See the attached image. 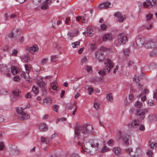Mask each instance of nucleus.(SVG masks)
Returning a JSON list of instances; mask_svg holds the SVG:
<instances>
[{
    "label": "nucleus",
    "instance_id": "f257e3e1",
    "mask_svg": "<svg viewBox=\"0 0 157 157\" xmlns=\"http://www.w3.org/2000/svg\"><path fill=\"white\" fill-rule=\"evenodd\" d=\"M93 127L91 125L84 124L82 126H77L75 128V136L78 138L81 134H88L92 133Z\"/></svg>",
    "mask_w": 157,
    "mask_h": 157
},
{
    "label": "nucleus",
    "instance_id": "f03ea898",
    "mask_svg": "<svg viewBox=\"0 0 157 157\" xmlns=\"http://www.w3.org/2000/svg\"><path fill=\"white\" fill-rule=\"evenodd\" d=\"M29 105H27L25 108H16V111L17 113V118L20 120H23L27 119L30 118L29 115L23 111V110L27 108H29Z\"/></svg>",
    "mask_w": 157,
    "mask_h": 157
},
{
    "label": "nucleus",
    "instance_id": "7ed1b4c3",
    "mask_svg": "<svg viewBox=\"0 0 157 157\" xmlns=\"http://www.w3.org/2000/svg\"><path fill=\"white\" fill-rule=\"evenodd\" d=\"M104 68L102 70H100L98 72L101 75H104L109 72L110 69L113 67V64L112 61L109 59H107L106 62L104 63Z\"/></svg>",
    "mask_w": 157,
    "mask_h": 157
},
{
    "label": "nucleus",
    "instance_id": "20e7f679",
    "mask_svg": "<svg viewBox=\"0 0 157 157\" xmlns=\"http://www.w3.org/2000/svg\"><path fill=\"white\" fill-rule=\"evenodd\" d=\"M99 144L98 140L97 139H94L90 140L88 142H87L84 144V147L87 151H90L91 147L95 148L96 150L99 148Z\"/></svg>",
    "mask_w": 157,
    "mask_h": 157
},
{
    "label": "nucleus",
    "instance_id": "39448f33",
    "mask_svg": "<svg viewBox=\"0 0 157 157\" xmlns=\"http://www.w3.org/2000/svg\"><path fill=\"white\" fill-rule=\"evenodd\" d=\"M26 72L24 71L22 72L21 73V76L22 77H24L26 81L28 83L30 82V79L29 75V67L28 65L27 64H25V65Z\"/></svg>",
    "mask_w": 157,
    "mask_h": 157
},
{
    "label": "nucleus",
    "instance_id": "423d86ee",
    "mask_svg": "<svg viewBox=\"0 0 157 157\" xmlns=\"http://www.w3.org/2000/svg\"><path fill=\"white\" fill-rule=\"evenodd\" d=\"M136 115L140 116V119L142 120L145 117V114L147 112V110L145 109H136Z\"/></svg>",
    "mask_w": 157,
    "mask_h": 157
},
{
    "label": "nucleus",
    "instance_id": "0eeeda50",
    "mask_svg": "<svg viewBox=\"0 0 157 157\" xmlns=\"http://www.w3.org/2000/svg\"><path fill=\"white\" fill-rule=\"evenodd\" d=\"M156 4V0H146L144 2L143 6L147 8H151L155 6Z\"/></svg>",
    "mask_w": 157,
    "mask_h": 157
},
{
    "label": "nucleus",
    "instance_id": "6e6552de",
    "mask_svg": "<svg viewBox=\"0 0 157 157\" xmlns=\"http://www.w3.org/2000/svg\"><path fill=\"white\" fill-rule=\"evenodd\" d=\"M106 49H107L106 48L104 47H102L100 48V50H98L96 52V56L99 61H101L104 59L103 55L102 54L101 52V51H105L106 50Z\"/></svg>",
    "mask_w": 157,
    "mask_h": 157
},
{
    "label": "nucleus",
    "instance_id": "1a4fd4ad",
    "mask_svg": "<svg viewBox=\"0 0 157 157\" xmlns=\"http://www.w3.org/2000/svg\"><path fill=\"white\" fill-rule=\"evenodd\" d=\"M117 38L118 39V43L119 45H124L127 41V37L121 34H119Z\"/></svg>",
    "mask_w": 157,
    "mask_h": 157
},
{
    "label": "nucleus",
    "instance_id": "9d476101",
    "mask_svg": "<svg viewBox=\"0 0 157 157\" xmlns=\"http://www.w3.org/2000/svg\"><path fill=\"white\" fill-rule=\"evenodd\" d=\"M140 124V121L139 120L135 119L131 123L128 124V127L130 128H137L139 126Z\"/></svg>",
    "mask_w": 157,
    "mask_h": 157
},
{
    "label": "nucleus",
    "instance_id": "9b49d317",
    "mask_svg": "<svg viewBox=\"0 0 157 157\" xmlns=\"http://www.w3.org/2000/svg\"><path fill=\"white\" fill-rule=\"evenodd\" d=\"M19 92L17 90H14L11 93L10 95V98L13 101H16L17 98L19 96Z\"/></svg>",
    "mask_w": 157,
    "mask_h": 157
},
{
    "label": "nucleus",
    "instance_id": "f8f14e48",
    "mask_svg": "<svg viewBox=\"0 0 157 157\" xmlns=\"http://www.w3.org/2000/svg\"><path fill=\"white\" fill-rule=\"evenodd\" d=\"M144 38L141 36H138L136 39V43L137 46H141L144 43Z\"/></svg>",
    "mask_w": 157,
    "mask_h": 157
},
{
    "label": "nucleus",
    "instance_id": "ddd939ff",
    "mask_svg": "<svg viewBox=\"0 0 157 157\" xmlns=\"http://www.w3.org/2000/svg\"><path fill=\"white\" fill-rule=\"evenodd\" d=\"M155 43L152 41H148L145 44V46L147 48H153L155 47Z\"/></svg>",
    "mask_w": 157,
    "mask_h": 157
},
{
    "label": "nucleus",
    "instance_id": "4468645a",
    "mask_svg": "<svg viewBox=\"0 0 157 157\" xmlns=\"http://www.w3.org/2000/svg\"><path fill=\"white\" fill-rule=\"evenodd\" d=\"M122 132L119 131L117 133L116 136V139L117 141L119 142L122 139V137L123 136H122Z\"/></svg>",
    "mask_w": 157,
    "mask_h": 157
},
{
    "label": "nucleus",
    "instance_id": "2eb2a0df",
    "mask_svg": "<svg viewBox=\"0 0 157 157\" xmlns=\"http://www.w3.org/2000/svg\"><path fill=\"white\" fill-rule=\"evenodd\" d=\"M10 69L8 68L7 66L6 65L3 64L0 65V71L2 72H7L9 71Z\"/></svg>",
    "mask_w": 157,
    "mask_h": 157
},
{
    "label": "nucleus",
    "instance_id": "dca6fc26",
    "mask_svg": "<svg viewBox=\"0 0 157 157\" xmlns=\"http://www.w3.org/2000/svg\"><path fill=\"white\" fill-rule=\"evenodd\" d=\"M39 128L42 131H45L48 129L46 124L44 123L40 124L39 126Z\"/></svg>",
    "mask_w": 157,
    "mask_h": 157
},
{
    "label": "nucleus",
    "instance_id": "f3484780",
    "mask_svg": "<svg viewBox=\"0 0 157 157\" xmlns=\"http://www.w3.org/2000/svg\"><path fill=\"white\" fill-rule=\"evenodd\" d=\"M38 48L37 46H33L32 47L30 48L29 50V52L32 54H34L35 52L38 51Z\"/></svg>",
    "mask_w": 157,
    "mask_h": 157
},
{
    "label": "nucleus",
    "instance_id": "a211bd4d",
    "mask_svg": "<svg viewBox=\"0 0 157 157\" xmlns=\"http://www.w3.org/2000/svg\"><path fill=\"white\" fill-rule=\"evenodd\" d=\"M134 105L136 109H140L142 106V103L140 101H137L135 103Z\"/></svg>",
    "mask_w": 157,
    "mask_h": 157
},
{
    "label": "nucleus",
    "instance_id": "6ab92c4d",
    "mask_svg": "<svg viewBox=\"0 0 157 157\" xmlns=\"http://www.w3.org/2000/svg\"><path fill=\"white\" fill-rule=\"evenodd\" d=\"M113 151L115 154L119 155L121 153V149L119 147L114 148L113 149Z\"/></svg>",
    "mask_w": 157,
    "mask_h": 157
},
{
    "label": "nucleus",
    "instance_id": "aec40b11",
    "mask_svg": "<svg viewBox=\"0 0 157 157\" xmlns=\"http://www.w3.org/2000/svg\"><path fill=\"white\" fill-rule=\"evenodd\" d=\"M21 59L23 61H24L26 62H28L30 60V58L28 55H24L22 56Z\"/></svg>",
    "mask_w": 157,
    "mask_h": 157
},
{
    "label": "nucleus",
    "instance_id": "412c9836",
    "mask_svg": "<svg viewBox=\"0 0 157 157\" xmlns=\"http://www.w3.org/2000/svg\"><path fill=\"white\" fill-rule=\"evenodd\" d=\"M111 35L109 34H107L105 35L103 37V41H106L107 40H110L111 39Z\"/></svg>",
    "mask_w": 157,
    "mask_h": 157
},
{
    "label": "nucleus",
    "instance_id": "4be33fe9",
    "mask_svg": "<svg viewBox=\"0 0 157 157\" xmlns=\"http://www.w3.org/2000/svg\"><path fill=\"white\" fill-rule=\"evenodd\" d=\"M18 69L14 66H12L11 68V72L12 74L15 75L18 72Z\"/></svg>",
    "mask_w": 157,
    "mask_h": 157
},
{
    "label": "nucleus",
    "instance_id": "5701e85b",
    "mask_svg": "<svg viewBox=\"0 0 157 157\" xmlns=\"http://www.w3.org/2000/svg\"><path fill=\"white\" fill-rule=\"evenodd\" d=\"M37 84L40 87L42 88H44L46 86L45 82H43L42 80L41 81L38 82Z\"/></svg>",
    "mask_w": 157,
    "mask_h": 157
},
{
    "label": "nucleus",
    "instance_id": "b1692460",
    "mask_svg": "<svg viewBox=\"0 0 157 157\" xmlns=\"http://www.w3.org/2000/svg\"><path fill=\"white\" fill-rule=\"evenodd\" d=\"M142 97L141 98V100L142 101H144L146 99V96L145 95H143V93H141L137 96V97L139 98Z\"/></svg>",
    "mask_w": 157,
    "mask_h": 157
},
{
    "label": "nucleus",
    "instance_id": "393cba45",
    "mask_svg": "<svg viewBox=\"0 0 157 157\" xmlns=\"http://www.w3.org/2000/svg\"><path fill=\"white\" fill-rule=\"evenodd\" d=\"M80 42L79 41H77L72 43L71 45L73 48H77L79 46Z\"/></svg>",
    "mask_w": 157,
    "mask_h": 157
},
{
    "label": "nucleus",
    "instance_id": "a878e982",
    "mask_svg": "<svg viewBox=\"0 0 157 157\" xmlns=\"http://www.w3.org/2000/svg\"><path fill=\"white\" fill-rule=\"evenodd\" d=\"M76 20L77 21H81V20L82 19H83L82 21V23H85V19L83 17H81V16H79L78 17H76Z\"/></svg>",
    "mask_w": 157,
    "mask_h": 157
},
{
    "label": "nucleus",
    "instance_id": "bb28decb",
    "mask_svg": "<svg viewBox=\"0 0 157 157\" xmlns=\"http://www.w3.org/2000/svg\"><path fill=\"white\" fill-rule=\"evenodd\" d=\"M106 98L109 101H111L113 100V98L112 94L109 93L106 95Z\"/></svg>",
    "mask_w": 157,
    "mask_h": 157
},
{
    "label": "nucleus",
    "instance_id": "cd10ccee",
    "mask_svg": "<svg viewBox=\"0 0 157 157\" xmlns=\"http://www.w3.org/2000/svg\"><path fill=\"white\" fill-rule=\"evenodd\" d=\"M105 4V9H108L112 7L111 3L109 2H104Z\"/></svg>",
    "mask_w": 157,
    "mask_h": 157
},
{
    "label": "nucleus",
    "instance_id": "c85d7f7f",
    "mask_svg": "<svg viewBox=\"0 0 157 157\" xmlns=\"http://www.w3.org/2000/svg\"><path fill=\"white\" fill-rule=\"evenodd\" d=\"M123 53L124 56H127L129 54V50L128 49H125L124 50Z\"/></svg>",
    "mask_w": 157,
    "mask_h": 157
},
{
    "label": "nucleus",
    "instance_id": "c756f323",
    "mask_svg": "<svg viewBox=\"0 0 157 157\" xmlns=\"http://www.w3.org/2000/svg\"><path fill=\"white\" fill-rule=\"evenodd\" d=\"M51 101L50 98H47L44 99L43 102L44 103L48 104L50 103Z\"/></svg>",
    "mask_w": 157,
    "mask_h": 157
},
{
    "label": "nucleus",
    "instance_id": "7c9ffc66",
    "mask_svg": "<svg viewBox=\"0 0 157 157\" xmlns=\"http://www.w3.org/2000/svg\"><path fill=\"white\" fill-rule=\"evenodd\" d=\"M123 140L124 143L126 145L128 144H129V141L128 140V139L126 137V136H124L122 137V139Z\"/></svg>",
    "mask_w": 157,
    "mask_h": 157
},
{
    "label": "nucleus",
    "instance_id": "2f4dec72",
    "mask_svg": "<svg viewBox=\"0 0 157 157\" xmlns=\"http://www.w3.org/2000/svg\"><path fill=\"white\" fill-rule=\"evenodd\" d=\"M0 93L2 95H6L8 94V92L5 89H2L0 90Z\"/></svg>",
    "mask_w": 157,
    "mask_h": 157
},
{
    "label": "nucleus",
    "instance_id": "473e14b6",
    "mask_svg": "<svg viewBox=\"0 0 157 157\" xmlns=\"http://www.w3.org/2000/svg\"><path fill=\"white\" fill-rule=\"evenodd\" d=\"M48 62V59L47 58H44L41 62V64L43 65L46 64Z\"/></svg>",
    "mask_w": 157,
    "mask_h": 157
},
{
    "label": "nucleus",
    "instance_id": "72a5a7b5",
    "mask_svg": "<svg viewBox=\"0 0 157 157\" xmlns=\"http://www.w3.org/2000/svg\"><path fill=\"white\" fill-rule=\"evenodd\" d=\"M52 61L53 62H56L57 60V56H51Z\"/></svg>",
    "mask_w": 157,
    "mask_h": 157
},
{
    "label": "nucleus",
    "instance_id": "f704fd0d",
    "mask_svg": "<svg viewBox=\"0 0 157 157\" xmlns=\"http://www.w3.org/2000/svg\"><path fill=\"white\" fill-rule=\"evenodd\" d=\"M85 35H89L90 36H92V33L91 32V30L89 31H88V29H87L86 31H85L84 33Z\"/></svg>",
    "mask_w": 157,
    "mask_h": 157
},
{
    "label": "nucleus",
    "instance_id": "c9c22d12",
    "mask_svg": "<svg viewBox=\"0 0 157 157\" xmlns=\"http://www.w3.org/2000/svg\"><path fill=\"white\" fill-rule=\"evenodd\" d=\"M107 144L109 146H112L114 144V141L112 139H110L107 142Z\"/></svg>",
    "mask_w": 157,
    "mask_h": 157
},
{
    "label": "nucleus",
    "instance_id": "e433bc0d",
    "mask_svg": "<svg viewBox=\"0 0 157 157\" xmlns=\"http://www.w3.org/2000/svg\"><path fill=\"white\" fill-rule=\"evenodd\" d=\"M101 80V78H96L95 79H94V81H92V79L91 81L95 83L96 82H100V81Z\"/></svg>",
    "mask_w": 157,
    "mask_h": 157
},
{
    "label": "nucleus",
    "instance_id": "4c0bfd02",
    "mask_svg": "<svg viewBox=\"0 0 157 157\" xmlns=\"http://www.w3.org/2000/svg\"><path fill=\"white\" fill-rule=\"evenodd\" d=\"M33 91L36 94H37L39 93V90L35 87H33Z\"/></svg>",
    "mask_w": 157,
    "mask_h": 157
},
{
    "label": "nucleus",
    "instance_id": "58836bf2",
    "mask_svg": "<svg viewBox=\"0 0 157 157\" xmlns=\"http://www.w3.org/2000/svg\"><path fill=\"white\" fill-rule=\"evenodd\" d=\"M59 108V106L57 105H54L53 107V109L56 112H58V109Z\"/></svg>",
    "mask_w": 157,
    "mask_h": 157
},
{
    "label": "nucleus",
    "instance_id": "ea45409f",
    "mask_svg": "<svg viewBox=\"0 0 157 157\" xmlns=\"http://www.w3.org/2000/svg\"><path fill=\"white\" fill-rule=\"evenodd\" d=\"M147 154L148 155L149 157H151L153 156V153L151 151L148 150L147 152Z\"/></svg>",
    "mask_w": 157,
    "mask_h": 157
},
{
    "label": "nucleus",
    "instance_id": "a19ab883",
    "mask_svg": "<svg viewBox=\"0 0 157 157\" xmlns=\"http://www.w3.org/2000/svg\"><path fill=\"white\" fill-rule=\"evenodd\" d=\"M109 151V149L105 146H104L102 149L101 151L102 153H105Z\"/></svg>",
    "mask_w": 157,
    "mask_h": 157
},
{
    "label": "nucleus",
    "instance_id": "79ce46f5",
    "mask_svg": "<svg viewBox=\"0 0 157 157\" xmlns=\"http://www.w3.org/2000/svg\"><path fill=\"white\" fill-rule=\"evenodd\" d=\"M100 28L101 29L104 30L105 29L107 28V26L104 23H103L101 25Z\"/></svg>",
    "mask_w": 157,
    "mask_h": 157
},
{
    "label": "nucleus",
    "instance_id": "37998d69",
    "mask_svg": "<svg viewBox=\"0 0 157 157\" xmlns=\"http://www.w3.org/2000/svg\"><path fill=\"white\" fill-rule=\"evenodd\" d=\"M13 80L14 81L17 82L20 80V78L18 76H15L13 78Z\"/></svg>",
    "mask_w": 157,
    "mask_h": 157
},
{
    "label": "nucleus",
    "instance_id": "c03bdc74",
    "mask_svg": "<svg viewBox=\"0 0 157 157\" xmlns=\"http://www.w3.org/2000/svg\"><path fill=\"white\" fill-rule=\"evenodd\" d=\"M88 90L89 94L90 95L91 93L93 91V88L91 86H90V87H88Z\"/></svg>",
    "mask_w": 157,
    "mask_h": 157
},
{
    "label": "nucleus",
    "instance_id": "a18cd8bd",
    "mask_svg": "<svg viewBox=\"0 0 157 157\" xmlns=\"http://www.w3.org/2000/svg\"><path fill=\"white\" fill-rule=\"evenodd\" d=\"M124 17V16H123L121 15L118 18V21L119 22H122L123 21L125 18V17Z\"/></svg>",
    "mask_w": 157,
    "mask_h": 157
},
{
    "label": "nucleus",
    "instance_id": "49530a36",
    "mask_svg": "<svg viewBox=\"0 0 157 157\" xmlns=\"http://www.w3.org/2000/svg\"><path fill=\"white\" fill-rule=\"evenodd\" d=\"M152 17V15L150 13L148 14L146 16L147 20V21H149L151 20Z\"/></svg>",
    "mask_w": 157,
    "mask_h": 157
},
{
    "label": "nucleus",
    "instance_id": "de8ad7c7",
    "mask_svg": "<svg viewBox=\"0 0 157 157\" xmlns=\"http://www.w3.org/2000/svg\"><path fill=\"white\" fill-rule=\"evenodd\" d=\"M86 70L88 72L91 73L92 71V67L90 66H87L86 67Z\"/></svg>",
    "mask_w": 157,
    "mask_h": 157
},
{
    "label": "nucleus",
    "instance_id": "09e8293b",
    "mask_svg": "<svg viewBox=\"0 0 157 157\" xmlns=\"http://www.w3.org/2000/svg\"><path fill=\"white\" fill-rule=\"evenodd\" d=\"M149 146L151 148L153 149L156 147V144L155 143H152L149 145Z\"/></svg>",
    "mask_w": 157,
    "mask_h": 157
},
{
    "label": "nucleus",
    "instance_id": "8fccbe9b",
    "mask_svg": "<svg viewBox=\"0 0 157 157\" xmlns=\"http://www.w3.org/2000/svg\"><path fill=\"white\" fill-rule=\"evenodd\" d=\"M126 151L130 155H131V153L132 151V148H127L126 149Z\"/></svg>",
    "mask_w": 157,
    "mask_h": 157
},
{
    "label": "nucleus",
    "instance_id": "3c124183",
    "mask_svg": "<svg viewBox=\"0 0 157 157\" xmlns=\"http://www.w3.org/2000/svg\"><path fill=\"white\" fill-rule=\"evenodd\" d=\"M139 129L140 131H144L145 130V126L144 125H141L139 127Z\"/></svg>",
    "mask_w": 157,
    "mask_h": 157
},
{
    "label": "nucleus",
    "instance_id": "603ef678",
    "mask_svg": "<svg viewBox=\"0 0 157 157\" xmlns=\"http://www.w3.org/2000/svg\"><path fill=\"white\" fill-rule=\"evenodd\" d=\"M149 92V91L148 90H147L146 89H144V90L143 91H142L141 93H143V94L144 95V94H148Z\"/></svg>",
    "mask_w": 157,
    "mask_h": 157
},
{
    "label": "nucleus",
    "instance_id": "864d4df0",
    "mask_svg": "<svg viewBox=\"0 0 157 157\" xmlns=\"http://www.w3.org/2000/svg\"><path fill=\"white\" fill-rule=\"evenodd\" d=\"M25 97L26 98H30L31 97V94L30 92L27 93L25 95Z\"/></svg>",
    "mask_w": 157,
    "mask_h": 157
},
{
    "label": "nucleus",
    "instance_id": "5fc2aeb1",
    "mask_svg": "<svg viewBox=\"0 0 157 157\" xmlns=\"http://www.w3.org/2000/svg\"><path fill=\"white\" fill-rule=\"evenodd\" d=\"M94 106L95 109H97L99 107V104L97 102L95 103L94 104Z\"/></svg>",
    "mask_w": 157,
    "mask_h": 157
},
{
    "label": "nucleus",
    "instance_id": "6e6d98bb",
    "mask_svg": "<svg viewBox=\"0 0 157 157\" xmlns=\"http://www.w3.org/2000/svg\"><path fill=\"white\" fill-rule=\"evenodd\" d=\"M114 15L115 17L118 18L121 16V13L119 12L115 13L114 14Z\"/></svg>",
    "mask_w": 157,
    "mask_h": 157
},
{
    "label": "nucleus",
    "instance_id": "4d7b16f0",
    "mask_svg": "<svg viewBox=\"0 0 157 157\" xmlns=\"http://www.w3.org/2000/svg\"><path fill=\"white\" fill-rule=\"evenodd\" d=\"M17 50L14 49L13 50V51L12 53V55L13 56H16L17 54Z\"/></svg>",
    "mask_w": 157,
    "mask_h": 157
},
{
    "label": "nucleus",
    "instance_id": "13d9d810",
    "mask_svg": "<svg viewBox=\"0 0 157 157\" xmlns=\"http://www.w3.org/2000/svg\"><path fill=\"white\" fill-rule=\"evenodd\" d=\"M99 7L101 8L105 9V4L104 2L101 3L99 4Z\"/></svg>",
    "mask_w": 157,
    "mask_h": 157
},
{
    "label": "nucleus",
    "instance_id": "bf43d9fd",
    "mask_svg": "<svg viewBox=\"0 0 157 157\" xmlns=\"http://www.w3.org/2000/svg\"><path fill=\"white\" fill-rule=\"evenodd\" d=\"M76 104V103L75 102H74L73 104H72L71 105L68 107V109H72V108H74L73 105H75Z\"/></svg>",
    "mask_w": 157,
    "mask_h": 157
},
{
    "label": "nucleus",
    "instance_id": "052dcab7",
    "mask_svg": "<svg viewBox=\"0 0 157 157\" xmlns=\"http://www.w3.org/2000/svg\"><path fill=\"white\" fill-rule=\"evenodd\" d=\"M134 95L132 94H131L129 95L128 98L130 100L133 99L134 98Z\"/></svg>",
    "mask_w": 157,
    "mask_h": 157
},
{
    "label": "nucleus",
    "instance_id": "680f3d73",
    "mask_svg": "<svg viewBox=\"0 0 157 157\" xmlns=\"http://www.w3.org/2000/svg\"><path fill=\"white\" fill-rule=\"evenodd\" d=\"M84 50V48L82 47L79 49L78 51V52L79 54H81L82 53V52Z\"/></svg>",
    "mask_w": 157,
    "mask_h": 157
},
{
    "label": "nucleus",
    "instance_id": "e2e57ef3",
    "mask_svg": "<svg viewBox=\"0 0 157 157\" xmlns=\"http://www.w3.org/2000/svg\"><path fill=\"white\" fill-rule=\"evenodd\" d=\"M87 61V58L86 57H84L82 59V63H85Z\"/></svg>",
    "mask_w": 157,
    "mask_h": 157
},
{
    "label": "nucleus",
    "instance_id": "0e129e2a",
    "mask_svg": "<svg viewBox=\"0 0 157 157\" xmlns=\"http://www.w3.org/2000/svg\"><path fill=\"white\" fill-rule=\"evenodd\" d=\"M67 35L68 36H69L68 38H69L70 40L71 39V37H73L74 36L73 34L70 33H68L67 34Z\"/></svg>",
    "mask_w": 157,
    "mask_h": 157
},
{
    "label": "nucleus",
    "instance_id": "69168bd1",
    "mask_svg": "<svg viewBox=\"0 0 157 157\" xmlns=\"http://www.w3.org/2000/svg\"><path fill=\"white\" fill-rule=\"evenodd\" d=\"M14 35V33L12 32H11L8 35V36L10 38H12Z\"/></svg>",
    "mask_w": 157,
    "mask_h": 157
},
{
    "label": "nucleus",
    "instance_id": "338daca9",
    "mask_svg": "<svg viewBox=\"0 0 157 157\" xmlns=\"http://www.w3.org/2000/svg\"><path fill=\"white\" fill-rule=\"evenodd\" d=\"M95 47V45L94 44H90V48L91 49H94V48Z\"/></svg>",
    "mask_w": 157,
    "mask_h": 157
},
{
    "label": "nucleus",
    "instance_id": "774afa93",
    "mask_svg": "<svg viewBox=\"0 0 157 157\" xmlns=\"http://www.w3.org/2000/svg\"><path fill=\"white\" fill-rule=\"evenodd\" d=\"M153 98L157 101V93L156 91L154 92Z\"/></svg>",
    "mask_w": 157,
    "mask_h": 157
}]
</instances>
